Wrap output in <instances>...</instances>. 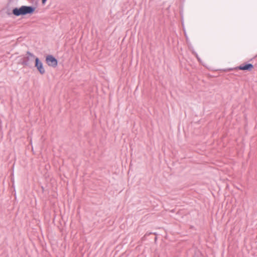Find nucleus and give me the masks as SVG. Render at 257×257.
Returning <instances> with one entry per match:
<instances>
[{"mask_svg":"<svg viewBox=\"0 0 257 257\" xmlns=\"http://www.w3.org/2000/svg\"><path fill=\"white\" fill-rule=\"evenodd\" d=\"M35 10V8L32 6H23L20 8H15L12 11V13L16 16L26 15L33 14Z\"/></svg>","mask_w":257,"mask_h":257,"instance_id":"obj_1","label":"nucleus"},{"mask_svg":"<svg viewBox=\"0 0 257 257\" xmlns=\"http://www.w3.org/2000/svg\"><path fill=\"white\" fill-rule=\"evenodd\" d=\"M27 56L22 59V64L26 66L30 67L33 59L36 58L35 56L29 51L27 52Z\"/></svg>","mask_w":257,"mask_h":257,"instance_id":"obj_2","label":"nucleus"},{"mask_svg":"<svg viewBox=\"0 0 257 257\" xmlns=\"http://www.w3.org/2000/svg\"><path fill=\"white\" fill-rule=\"evenodd\" d=\"M46 62L48 66L56 67L58 64L57 60L52 55H49L46 57Z\"/></svg>","mask_w":257,"mask_h":257,"instance_id":"obj_3","label":"nucleus"},{"mask_svg":"<svg viewBox=\"0 0 257 257\" xmlns=\"http://www.w3.org/2000/svg\"><path fill=\"white\" fill-rule=\"evenodd\" d=\"M35 66L37 68L41 74L43 75L45 73V70L43 67V64L38 57L35 58Z\"/></svg>","mask_w":257,"mask_h":257,"instance_id":"obj_4","label":"nucleus"},{"mask_svg":"<svg viewBox=\"0 0 257 257\" xmlns=\"http://www.w3.org/2000/svg\"><path fill=\"white\" fill-rule=\"evenodd\" d=\"M253 67V66L252 64L250 63L246 64L245 65H241L239 67H238V68L239 70H251V69H252Z\"/></svg>","mask_w":257,"mask_h":257,"instance_id":"obj_5","label":"nucleus"},{"mask_svg":"<svg viewBox=\"0 0 257 257\" xmlns=\"http://www.w3.org/2000/svg\"><path fill=\"white\" fill-rule=\"evenodd\" d=\"M193 53L196 56V57H197V58L199 60V58H198V54H197V53L195 52H193Z\"/></svg>","mask_w":257,"mask_h":257,"instance_id":"obj_6","label":"nucleus"},{"mask_svg":"<svg viewBox=\"0 0 257 257\" xmlns=\"http://www.w3.org/2000/svg\"><path fill=\"white\" fill-rule=\"evenodd\" d=\"M46 1H47V0H42V4L43 5L45 4Z\"/></svg>","mask_w":257,"mask_h":257,"instance_id":"obj_7","label":"nucleus"}]
</instances>
